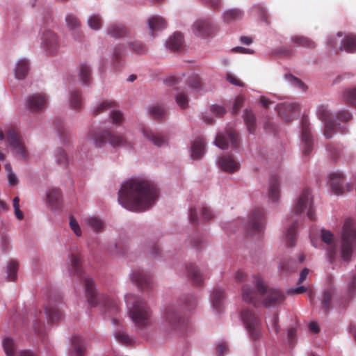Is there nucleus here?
I'll use <instances>...</instances> for the list:
<instances>
[{
  "label": "nucleus",
  "mask_w": 356,
  "mask_h": 356,
  "mask_svg": "<svg viewBox=\"0 0 356 356\" xmlns=\"http://www.w3.org/2000/svg\"><path fill=\"white\" fill-rule=\"evenodd\" d=\"M157 197L156 188L147 179L138 177L129 179L122 184L118 202L128 210L141 211L152 207Z\"/></svg>",
  "instance_id": "1"
},
{
  "label": "nucleus",
  "mask_w": 356,
  "mask_h": 356,
  "mask_svg": "<svg viewBox=\"0 0 356 356\" xmlns=\"http://www.w3.org/2000/svg\"><path fill=\"white\" fill-rule=\"evenodd\" d=\"M129 314L136 326L143 328L151 324L150 310L146 304L138 297L128 293L124 297Z\"/></svg>",
  "instance_id": "2"
},
{
  "label": "nucleus",
  "mask_w": 356,
  "mask_h": 356,
  "mask_svg": "<svg viewBox=\"0 0 356 356\" xmlns=\"http://www.w3.org/2000/svg\"><path fill=\"white\" fill-rule=\"evenodd\" d=\"M356 251V227L346 224L342 232V247L341 256L344 261H348L353 253Z\"/></svg>",
  "instance_id": "3"
},
{
  "label": "nucleus",
  "mask_w": 356,
  "mask_h": 356,
  "mask_svg": "<svg viewBox=\"0 0 356 356\" xmlns=\"http://www.w3.org/2000/svg\"><path fill=\"white\" fill-rule=\"evenodd\" d=\"M292 213L296 216L299 214H305L309 218H313V201L312 197L309 191H303L300 195Z\"/></svg>",
  "instance_id": "4"
},
{
  "label": "nucleus",
  "mask_w": 356,
  "mask_h": 356,
  "mask_svg": "<svg viewBox=\"0 0 356 356\" xmlns=\"http://www.w3.org/2000/svg\"><path fill=\"white\" fill-rule=\"evenodd\" d=\"M6 142L12 147L15 156L19 160L26 159V152L17 132L13 128H9L6 132Z\"/></svg>",
  "instance_id": "5"
},
{
  "label": "nucleus",
  "mask_w": 356,
  "mask_h": 356,
  "mask_svg": "<svg viewBox=\"0 0 356 356\" xmlns=\"http://www.w3.org/2000/svg\"><path fill=\"white\" fill-rule=\"evenodd\" d=\"M342 34L339 33L336 37L330 39V43L335 46L339 42H341L339 49L348 52H356V37L346 36L341 40Z\"/></svg>",
  "instance_id": "6"
},
{
  "label": "nucleus",
  "mask_w": 356,
  "mask_h": 356,
  "mask_svg": "<svg viewBox=\"0 0 356 356\" xmlns=\"http://www.w3.org/2000/svg\"><path fill=\"white\" fill-rule=\"evenodd\" d=\"M213 216L210 208L204 206L191 208L189 212V218L193 222H198L200 220L207 221L211 220Z\"/></svg>",
  "instance_id": "7"
},
{
  "label": "nucleus",
  "mask_w": 356,
  "mask_h": 356,
  "mask_svg": "<svg viewBox=\"0 0 356 356\" xmlns=\"http://www.w3.org/2000/svg\"><path fill=\"white\" fill-rule=\"evenodd\" d=\"M2 345L6 356H35L28 350L18 351L15 341L10 337H5L3 339Z\"/></svg>",
  "instance_id": "8"
},
{
  "label": "nucleus",
  "mask_w": 356,
  "mask_h": 356,
  "mask_svg": "<svg viewBox=\"0 0 356 356\" xmlns=\"http://www.w3.org/2000/svg\"><path fill=\"white\" fill-rule=\"evenodd\" d=\"M217 165L220 169L229 173L238 171L240 167L238 162L229 156L218 157Z\"/></svg>",
  "instance_id": "9"
},
{
  "label": "nucleus",
  "mask_w": 356,
  "mask_h": 356,
  "mask_svg": "<svg viewBox=\"0 0 356 356\" xmlns=\"http://www.w3.org/2000/svg\"><path fill=\"white\" fill-rule=\"evenodd\" d=\"M211 29V23L208 19H197L191 26L193 33L197 37L209 35Z\"/></svg>",
  "instance_id": "10"
},
{
  "label": "nucleus",
  "mask_w": 356,
  "mask_h": 356,
  "mask_svg": "<svg viewBox=\"0 0 356 356\" xmlns=\"http://www.w3.org/2000/svg\"><path fill=\"white\" fill-rule=\"evenodd\" d=\"M58 44L56 35L50 30H45L41 36V45L44 49L53 51Z\"/></svg>",
  "instance_id": "11"
},
{
  "label": "nucleus",
  "mask_w": 356,
  "mask_h": 356,
  "mask_svg": "<svg viewBox=\"0 0 356 356\" xmlns=\"http://www.w3.org/2000/svg\"><path fill=\"white\" fill-rule=\"evenodd\" d=\"M215 145L220 149H226L229 145L235 147L236 145V136L234 133H229L226 136L218 135Z\"/></svg>",
  "instance_id": "12"
},
{
  "label": "nucleus",
  "mask_w": 356,
  "mask_h": 356,
  "mask_svg": "<svg viewBox=\"0 0 356 356\" xmlns=\"http://www.w3.org/2000/svg\"><path fill=\"white\" fill-rule=\"evenodd\" d=\"M26 104L31 110H39L44 106L46 98L42 95H33L28 97Z\"/></svg>",
  "instance_id": "13"
},
{
  "label": "nucleus",
  "mask_w": 356,
  "mask_h": 356,
  "mask_svg": "<svg viewBox=\"0 0 356 356\" xmlns=\"http://www.w3.org/2000/svg\"><path fill=\"white\" fill-rule=\"evenodd\" d=\"M318 114L321 118V120L325 123V131H324V135L326 138H330L332 136V134L330 132V130L333 128V124L332 122L330 120V113L327 108L325 107H321L318 108Z\"/></svg>",
  "instance_id": "14"
},
{
  "label": "nucleus",
  "mask_w": 356,
  "mask_h": 356,
  "mask_svg": "<svg viewBox=\"0 0 356 356\" xmlns=\"http://www.w3.org/2000/svg\"><path fill=\"white\" fill-rule=\"evenodd\" d=\"M29 72V63L24 58L19 59L14 69L15 78L19 80L25 79Z\"/></svg>",
  "instance_id": "15"
},
{
  "label": "nucleus",
  "mask_w": 356,
  "mask_h": 356,
  "mask_svg": "<svg viewBox=\"0 0 356 356\" xmlns=\"http://www.w3.org/2000/svg\"><path fill=\"white\" fill-rule=\"evenodd\" d=\"M263 296L264 304L266 305L282 301L284 298V295L281 291L275 290L265 291Z\"/></svg>",
  "instance_id": "16"
},
{
  "label": "nucleus",
  "mask_w": 356,
  "mask_h": 356,
  "mask_svg": "<svg viewBox=\"0 0 356 356\" xmlns=\"http://www.w3.org/2000/svg\"><path fill=\"white\" fill-rule=\"evenodd\" d=\"M147 24L152 35L154 31H161L166 26L165 19L160 16L150 17L148 19Z\"/></svg>",
  "instance_id": "17"
},
{
  "label": "nucleus",
  "mask_w": 356,
  "mask_h": 356,
  "mask_svg": "<svg viewBox=\"0 0 356 356\" xmlns=\"http://www.w3.org/2000/svg\"><path fill=\"white\" fill-rule=\"evenodd\" d=\"M299 112V106L296 104H286L279 111L280 115L286 120H289L291 115H296Z\"/></svg>",
  "instance_id": "18"
},
{
  "label": "nucleus",
  "mask_w": 356,
  "mask_h": 356,
  "mask_svg": "<svg viewBox=\"0 0 356 356\" xmlns=\"http://www.w3.org/2000/svg\"><path fill=\"white\" fill-rule=\"evenodd\" d=\"M204 154V143L202 139L195 140L191 149V156L193 159H198Z\"/></svg>",
  "instance_id": "19"
},
{
  "label": "nucleus",
  "mask_w": 356,
  "mask_h": 356,
  "mask_svg": "<svg viewBox=\"0 0 356 356\" xmlns=\"http://www.w3.org/2000/svg\"><path fill=\"white\" fill-rule=\"evenodd\" d=\"M248 228L252 229H260L264 226V220L260 213H254L250 216L248 220Z\"/></svg>",
  "instance_id": "20"
},
{
  "label": "nucleus",
  "mask_w": 356,
  "mask_h": 356,
  "mask_svg": "<svg viewBox=\"0 0 356 356\" xmlns=\"http://www.w3.org/2000/svg\"><path fill=\"white\" fill-rule=\"evenodd\" d=\"M268 197L273 202L277 201L280 196V184L277 179H272L268 185Z\"/></svg>",
  "instance_id": "21"
},
{
  "label": "nucleus",
  "mask_w": 356,
  "mask_h": 356,
  "mask_svg": "<svg viewBox=\"0 0 356 356\" xmlns=\"http://www.w3.org/2000/svg\"><path fill=\"white\" fill-rule=\"evenodd\" d=\"M343 182L344 180L340 177L332 179L330 181V185L332 191L337 195L343 193L345 191Z\"/></svg>",
  "instance_id": "22"
},
{
  "label": "nucleus",
  "mask_w": 356,
  "mask_h": 356,
  "mask_svg": "<svg viewBox=\"0 0 356 356\" xmlns=\"http://www.w3.org/2000/svg\"><path fill=\"white\" fill-rule=\"evenodd\" d=\"M184 41L183 35L179 33H175L169 38L168 46L172 49H179Z\"/></svg>",
  "instance_id": "23"
},
{
  "label": "nucleus",
  "mask_w": 356,
  "mask_h": 356,
  "mask_svg": "<svg viewBox=\"0 0 356 356\" xmlns=\"http://www.w3.org/2000/svg\"><path fill=\"white\" fill-rule=\"evenodd\" d=\"M86 225L94 230H99L103 226L102 220L96 216H88L84 220Z\"/></svg>",
  "instance_id": "24"
},
{
  "label": "nucleus",
  "mask_w": 356,
  "mask_h": 356,
  "mask_svg": "<svg viewBox=\"0 0 356 356\" xmlns=\"http://www.w3.org/2000/svg\"><path fill=\"white\" fill-rule=\"evenodd\" d=\"M72 348L70 350V356H81L84 351V347L82 346V341L80 338L76 337L73 339Z\"/></svg>",
  "instance_id": "25"
},
{
  "label": "nucleus",
  "mask_w": 356,
  "mask_h": 356,
  "mask_svg": "<svg viewBox=\"0 0 356 356\" xmlns=\"http://www.w3.org/2000/svg\"><path fill=\"white\" fill-rule=\"evenodd\" d=\"M86 296L87 301L91 306H95L97 305L99 298L96 290L92 284L87 286Z\"/></svg>",
  "instance_id": "26"
},
{
  "label": "nucleus",
  "mask_w": 356,
  "mask_h": 356,
  "mask_svg": "<svg viewBox=\"0 0 356 356\" xmlns=\"http://www.w3.org/2000/svg\"><path fill=\"white\" fill-rule=\"evenodd\" d=\"M105 137V134L91 132L88 134V139L90 142L92 143L95 147H101L104 143V138Z\"/></svg>",
  "instance_id": "27"
},
{
  "label": "nucleus",
  "mask_w": 356,
  "mask_h": 356,
  "mask_svg": "<svg viewBox=\"0 0 356 356\" xmlns=\"http://www.w3.org/2000/svg\"><path fill=\"white\" fill-rule=\"evenodd\" d=\"M5 169L8 177V182L10 186H15L19 183L16 174L13 172L10 163L5 165Z\"/></svg>",
  "instance_id": "28"
},
{
  "label": "nucleus",
  "mask_w": 356,
  "mask_h": 356,
  "mask_svg": "<svg viewBox=\"0 0 356 356\" xmlns=\"http://www.w3.org/2000/svg\"><path fill=\"white\" fill-rule=\"evenodd\" d=\"M245 122L250 132L254 130L255 117L251 111L245 110L243 115Z\"/></svg>",
  "instance_id": "29"
},
{
  "label": "nucleus",
  "mask_w": 356,
  "mask_h": 356,
  "mask_svg": "<svg viewBox=\"0 0 356 356\" xmlns=\"http://www.w3.org/2000/svg\"><path fill=\"white\" fill-rule=\"evenodd\" d=\"M310 138L311 134L309 131L304 129L302 134L301 140L302 143V148L306 154H308L312 149Z\"/></svg>",
  "instance_id": "30"
},
{
  "label": "nucleus",
  "mask_w": 356,
  "mask_h": 356,
  "mask_svg": "<svg viewBox=\"0 0 356 356\" xmlns=\"http://www.w3.org/2000/svg\"><path fill=\"white\" fill-rule=\"evenodd\" d=\"M18 268V264L17 261H10L6 267L7 277L10 280H14L16 278L17 270Z\"/></svg>",
  "instance_id": "31"
},
{
  "label": "nucleus",
  "mask_w": 356,
  "mask_h": 356,
  "mask_svg": "<svg viewBox=\"0 0 356 356\" xmlns=\"http://www.w3.org/2000/svg\"><path fill=\"white\" fill-rule=\"evenodd\" d=\"M292 41L296 45H302L307 47H313L314 46V42L308 38L304 37L296 36L292 38Z\"/></svg>",
  "instance_id": "32"
},
{
  "label": "nucleus",
  "mask_w": 356,
  "mask_h": 356,
  "mask_svg": "<svg viewBox=\"0 0 356 356\" xmlns=\"http://www.w3.org/2000/svg\"><path fill=\"white\" fill-rule=\"evenodd\" d=\"M106 138L108 140V143L115 147L121 146L124 143V139L115 134H106Z\"/></svg>",
  "instance_id": "33"
},
{
  "label": "nucleus",
  "mask_w": 356,
  "mask_h": 356,
  "mask_svg": "<svg viewBox=\"0 0 356 356\" xmlns=\"http://www.w3.org/2000/svg\"><path fill=\"white\" fill-rule=\"evenodd\" d=\"M88 26L94 30H97L101 27V19L98 15H92L88 19Z\"/></svg>",
  "instance_id": "34"
},
{
  "label": "nucleus",
  "mask_w": 356,
  "mask_h": 356,
  "mask_svg": "<svg viewBox=\"0 0 356 356\" xmlns=\"http://www.w3.org/2000/svg\"><path fill=\"white\" fill-rule=\"evenodd\" d=\"M266 322L270 331L275 333L278 332L279 327L277 325V316L276 314H274L272 316H269L267 318Z\"/></svg>",
  "instance_id": "35"
},
{
  "label": "nucleus",
  "mask_w": 356,
  "mask_h": 356,
  "mask_svg": "<svg viewBox=\"0 0 356 356\" xmlns=\"http://www.w3.org/2000/svg\"><path fill=\"white\" fill-rule=\"evenodd\" d=\"M65 20H66L67 26L71 30H75L76 29L79 27L80 23H79V20L77 19V18L75 16H74L73 15H67L66 16Z\"/></svg>",
  "instance_id": "36"
},
{
  "label": "nucleus",
  "mask_w": 356,
  "mask_h": 356,
  "mask_svg": "<svg viewBox=\"0 0 356 356\" xmlns=\"http://www.w3.org/2000/svg\"><path fill=\"white\" fill-rule=\"evenodd\" d=\"M13 206L16 218L19 220H22L24 214L19 209V198L18 197H15L13 199Z\"/></svg>",
  "instance_id": "37"
},
{
  "label": "nucleus",
  "mask_w": 356,
  "mask_h": 356,
  "mask_svg": "<svg viewBox=\"0 0 356 356\" xmlns=\"http://www.w3.org/2000/svg\"><path fill=\"white\" fill-rule=\"evenodd\" d=\"M79 79L83 84H86L90 79V70L87 66H83L79 74Z\"/></svg>",
  "instance_id": "38"
},
{
  "label": "nucleus",
  "mask_w": 356,
  "mask_h": 356,
  "mask_svg": "<svg viewBox=\"0 0 356 356\" xmlns=\"http://www.w3.org/2000/svg\"><path fill=\"white\" fill-rule=\"evenodd\" d=\"M144 135L156 146L161 147L165 144V141L159 136L147 134L146 132H144Z\"/></svg>",
  "instance_id": "39"
},
{
  "label": "nucleus",
  "mask_w": 356,
  "mask_h": 356,
  "mask_svg": "<svg viewBox=\"0 0 356 356\" xmlns=\"http://www.w3.org/2000/svg\"><path fill=\"white\" fill-rule=\"evenodd\" d=\"M241 16V11L238 10H227L225 15L224 18L226 21L229 22L232 19H237Z\"/></svg>",
  "instance_id": "40"
},
{
  "label": "nucleus",
  "mask_w": 356,
  "mask_h": 356,
  "mask_svg": "<svg viewBox=\"0 0 356 356\" xmlns=\"http://www.w3.org/2000/svg\"><path fill=\"white\" fill-rule=\"evenodd\" d=\"M70 228L72 229V230L74 232V233L77 236H81L82 232H81V227H80L78 222L74 218H70Z\"/></svg>",
  "instance_id": "41"
},
{
  "label": "nucleus",
  "mask_w": 356,
  "mask_h": 356,
  "mask_svg": "<svg viewBox=\"0 0 356 356\" xmlns=\"http://www.w3.org/2000/svg\"><path fill=\"white\" fill-rule=\"evenodd\" d=\"M176 102L181 108H185L188 104V99L183 93H178L175 97Z\"/></svg>",
  "instance_id": "42"
},
{
  "label": "nucleus",
  "mask_w": 356,
  "mask_h": 356,
  "mask_svg": "<svg viewBox=\"0 0 356 356\" xmlns=\"http://www.w3.org/2000/svg\"><path fill=\"white\" fill-rule=\"evenodd\" d=\"M243 299L246 302H251L253 299V292L246 286L243 288Z\"/></svg>",
  "instance_id": "43"
},
{
  "label": "nucleus",
  "mask_w": 356,
  "mask_h": 356,
  "mask_svg": "<svg viewBox=\"0 0 356 356\" xmlns=\"http://www.w3.org/2000/svg\"><path fill=\"white\" fill-rule=\"evenodd\" d=\"M71 104L74 108H79L81 106V99L76 92H72L71 95Z\"/></svg>",
  "instance_id": "44"
},
{
  "label": "nucleus",
  "mask_w": 356,
  "mask_h": 356,
  "mask_svg": "<svg viewBox=\"0 0 356 356\" xmlns=\"http://www.w3.org/2000/svg\"><path fill=\"white\" fill-rule=\"evenodd\" d=\"M346 95L350 102L356 104V88L348 90Z\"/></svg>",
  "instance_id": "45"
},
{
  "label": "nucleus",
  "mask_w": 356,
  "mask_h": 356,
  "mask_svg": "<svg viewBox=\"0 0 356 356\" xmlns=\"http://www.w3.org/2000/svg\"><path fill=\"white\" fill-rule=\"evenodd\" d=\"M332 234L330 231H322L321 238L322 241L326 243H330L332 240Z\"/></svg>",
  "instance_id": "46"
},
{
  "label": "nucleus",
  "mask_w": 356,
  "mask_h": 356,
  "mask_svg": "<svg viewBox=\"0 0 356 356\" xmlns=\"http://www.w3.org/2000/svg\"><path fill=\"white\" fill-rule=\"evenodd\" d=\"M295 232L293 230H289V232L285 236V240L289 245H292L295 241Z\"/></svg>",
  "instance_id": "47"
},
{
  "label": "nucleus",
  "mask_w": 356,
  "mask_h": 356,
  "mask_svg": "<svg viewBox=\"0 0 356 356\" xmlns=\"http://www.w3.org/2000/svg\"><path fill=\"white\" fill-rule=\"evenodd\" d=\"M111 118L113 122L118 123L122 120V115L120 111H113L111 113Z\"/></svg>",
  "instance_id": "48"
},
{
  "label": "nucleus",
  "mask_w": 356,
  "mask_h": 356,
  "mask_svg": "<svg viewBox=\"0 0 356 356\" xmlns=\"http://www.w3.org/2000/svg\"><path fill=\"white\" fill-rule=\"evenodd\" d=\"M131 49L138 53H141L144 51L143 45L139 42H134L130 44Z\"/></svg>",
  "instance_id": "49"
},
{
  "label": "nucleus",
  "mask_w": 356,
  "mask_h": 356,
  "mask_svg": "<svg viewBox=\"0 0 356 356\" xmlns=\"http://www.w3.org/2000/svg\"><path fill=\"white\" fill-rule=\"evenodd\" d=\"M211 111L216 115H220L225 113V109L221 106L214 105L211 107Z\"/></svg>",
  "instance_id": "50"
},
{
  "label": "nucleus",
  "mask_w": 356,
  "mask_h": 356,
  "mask_svg": "<svg viewBox=\"0 0 356 356\" xmlns=\"http://www.w3.org/2000/svg\"><path fill=\"white\" fill-rule=\"evenodd\" d=\"M70 262L71 266H72L71 270L76 272V270H77V265H78V263H79V260H78L77 257L76 256H74V255H71L70 257Z\"/></svg>",
  "instance_id": "51"
},
{
  "label": "nucleus",
  "mask_w": 356,
  "mask_h": 356,
  "mask_svg": "<svg viewBox=\"0 0 356 356\" xmlns=\"http://www.w3.org/2000/svg\"><path fill=\"white\" fill-rule=\"evenodd\" d=\"M259 101H260L261 105L264 108L268 107L270 105L273 104V103L270 99H269L268 97H266L265 96L260 97Z\"/></svg>",
  "instance_id": "52"
},
{
  "label": "nucleus",
  "mask_w": 356,
  "mask_h": 356,
  "mask_svg": "<svg viewBox=\"0 0 356 356\" xmlns=\"http://www.w3.org/2000/svg\"><path fill=\"white\" fill-rule=\"evenodd\" d=\"M191 276L196 284H200L203 280L202 274L199 271H194Z\"/></svg>",
  "instance_id": "53"
},
{
  "label": "nucleus",
  "mask_w": 356,
  "mask_h": 356,
  "mask_svg": "<svg viewBox=\"0 0 356 356\" xmlns=\"http://www.w3.org/2000/svg\"><path fill=\"white\" fill-rule=\"evenodd\" d=\"M243 104V98L242 97H238L234 102V111L236 112L237 110L242 106Z\"/></svg>",
  "instance_id": "54"
},
{
  "label": "nucleus",
  "mask_w": 356,
  "mask_h": 356,
  "mask_svg": "<svg viewBox=\"0 0 356 356\" xmlns=\"http://www.w3.org/2000/svg\"><path fill=\"white\" fill-rule=\"evenodd\" d=\"M152 112L155 118H161L163 115V110L159 107H154L152 108Z\"/></svg>",
  "instance_id": "55"
},
{
  "label": "nucleus",
  "mask_w": 356,
  "mask_h": 356,
  "mask_svg": "<svg viewBox=\"0 0 356 356\" xmlns=\"http://www.w3.org/2000/svg\"><path fill=\"white\" fill-rule=\"evenodd\" d=\"M307 291V289L304 286H301L299 287H296L294 289H291L289 291V293L294 294V293H302Z\"/></svg>",
  "instance_id": "56"
},
{
  "label": "nucleus",
  "mask_w": 356,
  "mask_h": 356,
  "mask_svg": "<svg viewBox=\"0 0 356 356\" xmlns=\"http://www.w3.org/2000/svg\"><path fill=\"white\" fill-rule=\"evenodd\" d=\"M308 274L309 270L307 268H304L300 273V277L298 279V282H302L306 279Z\"/></svg>",
  "instance_id": "57"
},
{
  "label": "nucleus",
  "mask_w": 356,
  "mask_h": 356,
  "mask_svg": "<svg viewBox=\"0 0 356 356\" xmlns=\"http://www.w3.org/2000/svg\"><path fill=\"white\" fill-rule=\"evenodd\" d=\"M235 50L238 52L243 53V54H252L253 51L248 48H244V47H236Z\"/></svg>",
  "instance_id": "58"
},
{
  "label": "nucleus",
  "mask_w": 356,
  "mask_h": 356,
  "mask_svg": "<svg viewBox=\"0 0 356 356\" xmlns=\"http://www.w3.org/2000/svg\"><path fill=\"white\" fill-rule=\"evenodd\" d=\"M227 348V346L225 343H221L217 346V351L219 355H221Z\"/></svg>",
  "instance_id": "59"
},
{
  "label": "nucleus",
  "mask_w": 356,
  "mask_h": 356,
  "mask_svg": "<svg viewBox=\"0 0 356 356\" xmlns=\"http://www.w3.org/2000/svg\"><path fill=\"white\" fill-rule=\"evenodd\" d=\"M227 80L229 82H230L231 83H232L234 85L241 86L240 81L236 77H234L232 75H229L227 76Z\"/></svg>",
  "instance_id": "60"
},
{
  "label": "nucleus",
  "mask_w": 356,
  "mask_h": 356,
  "mask_svg": "<svg viewBox=\"0 0 356 356\" xmlns=\"http://www.w3.org/2000/svg\"><path fill=\"white\" fill-rule=\"evenodd\" d=\"M329 298H330L329 293L328 292H325L324 293V297H323V298L322 300V304H323V307H327L328 302H329Z\"/></svg>",
  "instance_id": "61"
},
{
  "label": "nucleus",
  "mask_w": 356,
  "mask_h": 356,
  "mask_svg": "<svg viewBox=\"0 0 356 356\" xmlns=\"http://www.w3.org/2000/svg\"><path fill=\"white\" fill-rule=\"evenodd\" d=\"M309 327L310 330L314 332H317L319 330L318 326L316 323H310Z\"/></svg>",
  "instance_id": "62"
},
{
  "label": "nucleus",
  "mask_w": 356,
  "mask_h": 356,
  "mask_svg": "<svg viewBox=\"0 0 356 356\" xmlns=\"http://www.w3.org/2000/svg\"><path fill=\"white\" fill-rule=\"evenodd\" d=\"M241 41L245 44H250L252 42V40L250 38L248 37H241Z\"/></svg>",
  "instance_id": "63"
},
{
  "label": "nucleus",
  "mask_w": 356,
  "mask_h": 356,
  "mask_svg": "<svg viewBox=\"0 0 356 356\" xmlns=\"http://www.w3.org/2000/svg\"><path fill=\"white\" fill-rule=\"evenodd\" d=\"M293 82H294V84L297 85L298 86L301 88L302 90H304V85L300 81H299L297 79H293Z\"/></svg>",
  "instance_id": "64"
}]
</instances>
